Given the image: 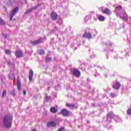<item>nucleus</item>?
Listing matches in <instances>:
<instances>
[{
  "instance_id": "5",
  "label": "nucleus",
  "mask_w": 131,
  "mask_h": 131,
  "mask_svg": "<svg viewBox=\"0 0 131 131\" xmlns=\"http://www.w3.org/2000/svg\"><path fill=\"white\" fill-rule=\"evenodd\" d=\"M73 74L77 78H78V77H80V71H79V70H78L77 69H73Z\"/></svg>"
},
{
  "instance_id": "28",
  "label": "nucleus",
  "mask_w": 131,
  "mask_h": 131,
  "mask_svg": "<svg viewBox=\"0 0 131 131\" xmlns=\"http://www.w3.org/2000/svg\"><path fill=\"white\" fill-rule=\"evenodd\" d=\"M65 130V127H61L59 128L57 131H64Z\"/></svg>"
},
{
  "instance_id": "17",
  "label": "nucleus",
  "mask_w": 131,
  "mask_h": 131,
  "mask_svg": "<svg viewBox=\"0 0 131 131\" xmlns=\"http://www.w3.org/2000/svg\"><path fill=\"white\" fill-rule=\"evenodd\" d=\"M66 107H68V108H75V104L67 103L66 104Z\"/></svg>"
},
{
  "instance_id": "4",
  "label": "nucleus",
  "mask_w": 131,
  "mask_h": 131,
  "mask_svg": "<svg viewBox=\"0 0 131 131\" xmlns=\"http://www.w3.org/2000/svg\"><path fill=\"white\" fill-rule=\"evenodd\" d=\"M70 112L69 111L67 110L66 108H63L61 110L60 113H59L60 114H61L63 116H64V117H67L69 116Z\"/></svg>"
},
{
  "instance_id": "32",
  "label": "nucleus",
  "mask_w": 131,
  "mask_h": 131,
  "mask_svg": "<svg viewBox=\"0 0 131 131\" xmlns=\"http://www.w3.org/2000/svg\"><path fill=\"white\" fill-rule=\"evenodd\" d=\"M7 63H8V65H11V61H7Z\"/></svg>"
},
{
  "instance_id": "2",
  "label": "nucleus",
  "mask_w": 131,
  "mask_h": 131,
  "mask_svg": "<svg viewBox=\"0 0 131 131\" xmlns=\"http://www.w3.org/2000/svg\"><path fill=\"white\" fill-rule=\"evenodd\" d=\"M18 11L19 7H18L14 8L11 11V14H10L9 15L10 21H12V20H13V17H14V16H15V15L18 13Z\"/></svg>"
},
{
  "instance_id": "24",
  "label": "nucleus",
  "mask_w": 131,
  "mask_h": 131,
  "mask_svg": "<svg viewBox=\"0 0 131 131\" xmlns=\"http://www.w3.org/2000/svg\"><path fill=\"white\" fill-rule=\"evenodd\" d=\"M127 114H128V115H131V108H129L127 110Z\"/></svg>"
},
{
  "instance_id": "7",
  "label": "nucleus",
  "mask_w": 131,
  "mask_h": 131,
  "mask_svg": "<svg viewBox=\"0 0 131 131\" xmlns=\"http://www.w3.org/2000/svg\"><path fill=\"white\" fill-rule=\"evenodd\" d=\"M39 7H40V4H38L36 6L31 8L30 10L25 12V15H28V14L31 13V12H32L33 10H36V9H37V8H38Z\"/></svg>"
},
{
  "instance_id": "10",
  "label": "nucleus",
  "mask_w": 131,
  "mask_h": 131,
  "mask_svg": "<svg viewBox=\"0 0 131 131\" xmlns=\"http://www.w3.org/2000/svg\"><path fill=\"white\" fill-rule=\"evenodd\" d=\"M121 86V84H120V82H116V83L112 85L113 89H114V90H119Z\"/></svg>"
},
{
  "instance_id": "33",
  "label": "nucleus",
  "mask_w": 131,
  "mask_h": 131,
  "mask_svg": "<svg viewBox=\"0 0 131 131\" xmlns=\"http://www.w3.org/2000/svg\"><path fill=\"white\" fill-rule=\"evenodd\" d=\"M124 1L126 2V1H128V0H124Z\"/></svg>"
},
{
  "instance_id": "9",
  "label": "nucleus",
  "mask_w": 131,
  "mask_h": 131,
  "mask_svg": "<svg viewBox=\"0 0 131 131\" xmlns=\"http://www.w3.org/2000/svg\"><path fill=\"white\" fill-rule=\"evenodd\" d=\"M51 19L52 21H56L58 19V14L55 12H52L51 13Z\"/></svg>"
},
{
  "instance_id": "22",
  "label": "nucleus",
  "mask_w": 131,
  "mask_h": 131,
  "mask_svg": "<svg viewBox=\"0 0 131 131\" xmlns=\"http://www.w3.org/2000/svg\"><path fill=\"white\" fill-rule=\"evenodd\" d=\"M5 54L6 55H11V51L10 50H6Z\"/></svg>"
},
{
  "instance_id": "19",
  "label": "nucleus",
  "mask_w": 131,
  "mask_h": 131,
  "mask_svg": "<svg viewBox=\"0 0 131 131\" xmlns=\"http://www.w3.org/2000/svg\"><path fill=\"white\" fill-rule=\"evenodd\" d=\"M39 55H44L45 54V51L42 49H41L39 51Z\"/></svg>"
},
{
  "instance_id": "21",
  "label": "nucleus",
  "mask_w": 131,
  "mask_h": 131,
  "mask_svg": "<svg viewBox=\"0 0 131 131\" xmlns=\"http://www.w3.org/2000/svg\"><path fill=\"white\" fill-rule=\"evenodd\" d=\"M7 95V91L6 90H4L2 93V97L4 98V97H6Z\"/></svg>"
},
{
  "instance_id": "8",
  "label": "nucleus",
  "mask_w": 131,
  "mask_h": 131,
  "mask_svg": "<svg viewBox=\"0 0 131 131\" xmlns=\"http://www.w3.org/2000/svg\"><path fill=\"white\" fill-rule=\"evenodd\" d=\"M47 126H48V127H55L57 126V123L55 121L48 122H47Z\"/></svg>"
},
{
  "instance_id": "18",
  "label": "nucleus",
  "mask_w": 131,
  "mask_h": 131,
  "mask_svg": "<svg viewBox=\"0 0 131 131\" xmlns=\"http://www.w3.org/2000/svg\"><path fill=\"white\" fill-rule=\"evenodd\" d=\"M98 19L99 21H101V22L103 21H105V17L102 15H98Z\"/></svg>"
},
{
  "instance_id": "1",
  "label": "nucleus",
  "mask_w": 131,
  "mask_h": 131,
  "mask_svg": "<svg viewBox=\"0 0 131 131\" xmlns=\"http://www.w3.org/2000/svg\"><path fill=\"white\" fill-rule=\"evenodd\" d=\"M12 121H13V115L8 114L3 118V123L4 127L10 128L12 126Z\"/></svg>"
},
{
  "instance_id": "23",
  "label": "nucleus",
  "mask_w": 131,
  "mask_h": 131,
  "mask_svg": "<svg viewBox=\"0 0 131 131\" xmlns=\"http://www.w3.org/2000/svg\"><path fill=\"white\" fill-rule=\"evenodd\" d=\"M0 24L2 25H6L5 21L3 20V19L0 18Z\"/></svg>"
},
{
  "instance_id": "25",
  "label": "nucleus",
  "mask_w": 131,
  "mask_h": 131,
  "mask_svg": "<svg viewBox=\"0 0 131 131\" xmlns=\"http://www.w3.org/2000/svg\"><path fill=\"white\" fill-rule=\"evenodd\" d=\"M110 97H111V98H115V94H114V93H111L109 94Z\"/></svg>"
},
{
  "instance_id": "15",
  "label": "nucleus",
  "mask_w": 131,
  "mask_h": 131,
  "mask_svg": "<svg viewBox=\"0 0 131 131\" xmlns=\"http://www.w3.org/2000/svg\"><path fill=\"white\" fill-rule=\"evenodd\" d=\"M127 18H128V16L127 15V14L126 12H124L122 16H121V19H122L124 21H125V20H127Z\"/></svg>"
},
{
  "instance_id": "6",
  "label": "nucleus",
  "mask_w": 131,
  "mask_h": 131,
  "mask_svg": "<svg viewBox=\"0 0 131 131\" xmlns=\"http://www.w3.org/2000/svg\"><path fill=\"white\" fill-rule=\"evenodd\" d=\"M102 13L103 14H105L106 15H107L108 16H110L112 14V12H111V10L109 9L108 8H105L104 9L101 10Z\"/></svg>"
},
{
  "instance_id": "34",
  "label": "nucleus",
  "mask_w": 131,
  "mask_h": 131,
  "mask_svg": "<svg viewBox=\"0 0 131 131\" xmlns=\"http://www.w3.org/2000/svg\"><path fill=\"white\" fill-rule=\"evenodd\" d=\"M5 37L7 38L8 37L7 36H5Z\"/></svg>"
},
{
  "instance_id": "12",
  "label": "nucleus",
  "mask_w": 131,
  "mask_h": 131,
  "mask_svg": "<svg viewBox=\"0 0 131 131\" xmlns=\"http://www.w3.org/2000/svg\"><path fill=\"white\" fill-rule=\"evenodd\" d=\"M33 70H30V71L29 72V78L30 81H32V79L33 78Z\"/></svg>"
},
{
  "instance_id": "16",
  "label": "nucleus",
  "mask_w": 131,
  "mask_h": 131,
  "mask_svg": "<svg viewBox=\"0 0 131 131\" xmlns=\"http://www.w3.org/2000/svg\"><path fill=\"white\" fill-rule=\"evenodd\" d=\"M50 112L53 114L57 113V112H58V110L55 107H52L50 108Z\"/></svg>"
},
{
  "instance_id": "36",
  "label": "nucleus",
  "mask_w": 131,
  "mask_h": 131,
  "mask_svg": "<svg viewBox=\"0 0 131 131\" xmlns=\"http://www.w3.org/2000/svg\"><path fill=\"white\" fill-rule=\"evenodd\" d=\"M32 1H34V0H32Z\"/></svg>"
},
{
  "instance_id": "27",
  "label": "nucleus",
  "mask_w": 131,
  "mask_h": 131,
  "mask_svg": "<svg viewBox=\"0 0 131 131\" xmlns=\"http://www.w3.org/2000/svg\"><path fill=\"white\" fill-rule=\"evenodd\" d=\"M51 60L52 58H51V57H46V62H51Z\"/></svg>"
},
{
  "instance_id": "30",
  "label": "nucleus",
  "mask_w": 131,
  "mask_h": 131,
  "mask_svg": "<svg viewBox=\"0 0 131 131\" xmlns=\"http://www.w3.org/2000/svg\"><path fill=\"white\" fill-rule=\"evenodd\" d=\"M50 98L51 97L50 96H48L45 97V99H46V100H47V101H49V100H50Z\"/></svg>"
},
{
  "instance_id": "13",
  "label": "nucleus",
  "mask_w": 131,
  "mask_h": 131,
  "mask_svg": "<svg viewBox=\"0 0 131 131\" xmlns=\"http://www.w3.org/2000/svg\"><path fill=\"white\" fill-rule=\"evenodd\" d=\"M17 88L18 91H20L21 90V81H20V78H17Z\"/></svg>"
},
{
  "instance_id": "3",
  "label": "nucleus",
  "mask_w": 131,
  "mask_h": 131,
  "mask_svg": "<svg viewBox=\"0 0 131 131\" xmlns=\"http://www.w3.org/2000/svg\"><path fill=\"white\" fill-rule=\"evenodd\" d=\"M14 54L16 58H22L24 56V54L23 53V51H22V50H16Z\"/></svg>"
},
{
  "instance_id": "11",
  "label": "nucleus",
  "mask_w": 131,
  "mask_h": 131,
  "mask_svg": "<svg viewBox=\"0 0 131 131\" xmlns=\"http://www.w3.org/2000/svg\"><path fill=\"white\" fill-rule=\"evenodd\" d=\"M42 40H43V38H39L37 40H34V41H32L31 42V43L32 45H38L39 43H41L42 42Z\"/></svg>"
},
{
  "instance_id": "31",
  "label": "nucleus",
  "mask_w": 131,
  "mask_h": 131,
  "mask_svg": "<svg viewBox=\"0 0 131 131\" xmlns=\"http://www.w3.org/2000/svg\"><path fill=\"white\" fill-rule=\"evenodd\" d=\"M23 94L24 96H25V95H26V91H25V90H23Z\"/></svg>"
},
{
  "instance_id": "26",
  "label": "nucleus",
  "mask_w": 131,
  "mask_h": 131,
  "mask_svg": "<svg viewBox=\"0 0 131 131\" xmlns=\"http://www.w3.org/2000/svg\"><path fill=\"white\" fill-rule=\"evenodd\" d=\"M112 115H113V113L111 112L110 113L107 114L106 116H107V117H110V118H111Z\"/></svg>"
},
{
  "instance_id": "20",
  "label": "nucleus",
  "mask_w": 131,
  "mask_h": 131,
  "mask_svg": "<svg viewBox=\"0 0 131 131\" xmlns=\"http://www.w3.org/2000/svg\"><path fill=\"white\" fill-rule=\"evenodd\" d=\"M116 10H118V11H121V10H122V6H117L116 7Z\"/></svg>"
},
{
  "instance_id": "29",
  "label": "nucleus",
  "mask_w": 131,
  "mask_h": 131,
  "mask_svg": "<svg viewBox=\"0 0 131 131\" xmlns=\"http://www.w3.org/2000/svg\"><path fill=\"white\" fill-rule=\"evenodd\" d=\"M11 94L12 95V96H16V93L15 92V90H13L11 91Z\"/></svg>"
},
{
  "instance_id": "14",
  "label": "nucleus",
  "mask_w": 131,
  "mask_h": 131,
  "mask_svg": "<svg viewBox=\"0 0 131 131\" xmlns=\"http://www.w3.org/2000/svg\"><path fill=\"white\" fill-rule=\"evenodd\" d=\"M83 37L84 38H88V39H90L92 37V34L89 33H85L83 35Z\"/></svg>"
},
{
  "instance_id": "35",
  "label": "nucleus",
  "mask_w": 131,
  "mask_h": 131,
  "mask_svg": "<svg viewBox=\"0 0 131 131\" xmlns=\"http://www.w3.org/2000/svg\"><path fill=\"white\" fill-rule=\"evenodd\" d=\"M110 46H112V45H111V44H110Z\"/></svg>"
}]
</instances>
